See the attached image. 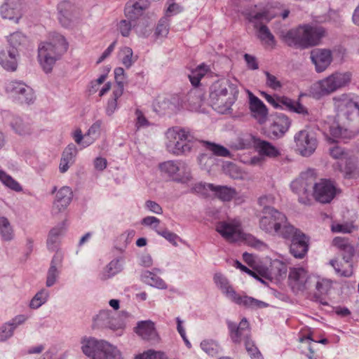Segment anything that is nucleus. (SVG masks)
I'll list each match as a JSON object with an SVG mask.
<instances>
[{
	"mask_svg": "<svg viewBox=\"0 0 359 359\" xmlns=\"http://www.w3.org/2000/svg\"><path fill=\"white\" fill-rule=\"evenodd\" d=\"M226 324L229 330L230 337L233 343L240 344L242 341H244L247 351L248 348H252L255 351V353H252L253 357L255 359H263L260 351L250 339V324L245 318H243L238 325L230 320H227Z\"/></svg>",
	"mask_w": 359,
	"mask_h": 359,
	"instance_id": "1a4fd4ad",
	"label": "nucleus"
},
{
	"mask_svg": "<svg viewBox=\"0 0 359 359\" xmlns=\"http://www.w3.org/2000/svg\"><path fill=\"white\" fill-rule=\"evenodd\" d=\"M125 325L124 322L116 318V313L110 310H102L93 318V328L118 330Z\"/></svg>",
	"mask_w": 359,
	"mask_h": 359,
	"instance_id": "4468645a",
	"label": "nucleus"
},
{
	"mask_svg": "<svg viewBox=\"0 0 359 359\" xmlns=\"http://www.w3.org/2000/svg\"><path fill=\"white\" fill-rule=\"evenodd\" d=\"M72 197L73 193L69 187H62L56 194L53 205L52 213L57 215L64 211L70 204Z\"/></svg>",
	"mask_w": 359,
	"mask_h": 359,
	"instance_id": "5701e85b",
	"label": "nucleus"
},
{
	"mask_svg": "<svg viewBox=\"0 0 359 359\" xmlns=\"http://www.w3.org/2000/svg\"><path fill=\"white\" fill-rule=\"evenodd\" d=\"M18 50L9 49L0 51V65L6 71L14 72L17 69Z\"/></svg>",
	"mask_w": 359,
	"mask_h": 359,
	"instance_id": "c85d7f7f",
	"label": "nucleus"
},
{
	"mask_svg": "<svg viewBox=\"0 0 359 359\" xmlns=\"http://www.w3.org/2000/svg\"><path fill=\"white\" fill-rule=\"evenodd\" d=\"M325 35V29L320 26L300 25L288 31L283 36L289 46L306 48L316 46Z\"/></svg>",
	"mask_w": 359,
	"mask_h": 359,
	"instance_id": "39448f33",
	"label": "nucleus"
},
{
	"mask_svg": "<svg viewBox=\"0 0 359 359\" xmlns=\"http://www.w3.org/2000/svg\"><path fill=\"white\" fill-rule=\"evenodd\" d=\"M135 114L136 116L135 127L137 130L141 128L148 127L149 126V121L146 118L141 110L137 109Z\"/></svg>",
	"mask_w": 359,
	"mask_h": 359,
	"instance_id": "680f3d73",
	"label": "nucleus"
},
{
	"mask_svg": "<svg viewBox=\"0 0 359 359\" xmlns=\"http://www.w3.org/2000/svg\"><path fill=\"white\" fill-rule=\"evenodd\" d=\"M136 333L143 339L156 340L158 337L154 323L151 320H143L137 323Z\"/></svg>",
	"mask_w": 359,
	"mask_h": 359,
	"instance_id": "cd10ccee",
	"label": "nucleus"
},
{
	"mask_svg": "<svg viewBox=\"0 0 359 359\" xmlns=\"http://www.w3.org/2000/svg\"><path fill=\"white\" fill-rule=\"evenodd\" d=\"M205 99L202 89L194 88L186 96V102L190 107L191 110H198Z\"/></svg>",
	"mask_w": 359,
	"mask_h": 359,
	"instance_id": "72a5a7b5",
	"label": "nucleus"
},
{
	"mask_svg": "<svg viewBox=\"0 0 359 359\" xmlns=\"http://www.w3.org/2000/svg\"><path fill=\"white\" fill-rule=\"evenodd\" d=\"M213 280L216 285L222 291L226 297L238 305L251 309H263L269 306L268 303L252 297L247 295L241 296L237 294L230 285L227 278L220 273H215Z\"/></svg>",
	"mask_w": 359,
	"mask_h": 359,
	"instance_id": "0eeeda50",
	"label": "nucleus"
},
{
	"mask_svg": "<svg viewBox=\"0 0 359 359\" xmlns=\"http://www.w3.org/2000/svg\"><path fill=\"white\" fill-rule=\"evenodd\" d=\"M67 48L65 38L58 33L53 34L50 41L39 44L38 59L44 72H51L55 62L67 51Z\"/></svg>",
	"mask_w": 359,
	"mask_h": 359,
	"instance_id": "20e7f679",
	"label": "nucleus"
},
{
	"mask_svg": "<svg viewBox=\"0 0 359 359\" xmlns=\"http://www.w3.org/2000/svg\"><path fill=\"white\" fill-rule=\"evenodd\" d=\"M63 257L64 255L61 251H57L53 255L47 271L46 287H50L56 283L62 266Z\"/></svg>",
	"mask_w": 359,
	"mask_h": 359,
	"instance_id": "aec40b11",
	"label": "nucleus"
},
{
	"mask_svg": "<svg viewBox=\"0 0 359 359\" xmlns=\"http://www.w3.org/2000/svg\"><path fill=\"white\" fill-rule=\"evenodd\" d=\"M124 257H119L111 260L102 273V279L107 280L120 273L123 269Z\"/></svg>",
	"mask_w": 359,
	"mask_h": 359,
	"instance_id": "473e14b6",
	"label": "nucleus"
},
{
	"mask_svg": "<svg viewBox=\"0 0 359 359\" xmlns=\"http://www.w3.org/2000/svg\"><path fill=\"white\" fill-rule=\"evenodd\" d=\"M161 273V270L154 268L152 271H144L141 274V280L144 283L161 290L167 289L168 285L158 275Z\"/></svg>",
	"mask_w": 359,
	"mask_h": 359,
	"instance_id": "a878e982",
	"label": "nucleus"
},
{
	"mask_svg": "<svg viewBox=\"0 0 359 359\" xmlns=\"http://www.w3.org/2000/svg\"><path fill=\"white\" fill-rule=\"evenodd\" d=\"M330 135L334 138L347 139L351 137L346 128L341 127L338 123H333L330 127Z\"/></svg>",
	"mask_w": 359,
	"mask_h": 359,
	"instance_id": "8fccbe9b",
	"label": "nucleus"
},
{
	"mask_svg": "<svg viewBox=\"0 0 359 359\" xmlns=\"http://www.w3.org/2000/svg\"><path fill=\"white\" fill-rule=\"evenodd\" d=\"M49 295L50 293L48 290L45 288L41 289L32 299L29 303V307L32 309H39L47 302Z\"/></svg>",
	"mask_w": 359,
	"mask_h": 359,
	"instance_id": "37998d69",
	"label": "nucleus"
},
{
	"mask_svg": "<svg viewBox=\"0 0 359 359\" xmlns=\"http://www.w3.org/2000/svg\"><path fill=\"white\" fill-rule=\"evenodd\" d=\"M209 71L208 66L202 64L198 65L196 69H193L191 72V74H189V80L191 84L196 87L199 85L201 79L205 75V74Z\"/></svg>",
	"mask_w": 359,
	"mask_h": 359,
	"instance_id": "a19ab883",
	"label": "nucleus"
},
{
	"mask_svg": "<svg viewBox=\"0 0 359 359\" xmlns=\"http://www.w3.org/2000/svg\"><path fill=\"white\" fill-rule=\"evenodd\" d=\"M291 225L287 217L275 208H267L261 211L259 228L269 235L282 237L286 227Z\"/></svg>",
	"mask_w": 359,
	"mask_h": 359,
	"instance_id": "423d86ee",
	"label": "nucleus"
},
{
	"mask_svg": "<svg viewBox=\"0 0 359 359\" xmlns=\"http://www.w3.org/2000/svg\"><path fill=\"white\" fill-rule=\"evenodd\" d=\"M210 191L215 193V196L223 201H229L236 195L235 189L227 186L210 185Z\"/></svg>",
	"mask_w": 359,
	"mask_h": 359,
	"instance_id": "c9c22d12",
	"label": "nucleus"
},
{
	"mask_svg": "<svg viewBox=\"0 0 359 359\" xmlns=\"http://www.w3.org/2000/svg\"><path fill=\"white\" fill-rule=\"evenodd\" d=\"M156 233L165 238L168 241H169L174 246H177V240H180L181 238L175 233H172L167 229H156Z\"/></svg>",
	"mask_w": 359,
	"mask_h": 359,
	"instance_id": "4d7b16f0",
	"label": "nucleus"
},
{
	"mask_svg": "<svg viewBox=\"0 0 359 359\" xmlns=\"http://www.w3.org/2000/svg\"><path fill=\"white\" fill-rule=\"evenodd\" d=\"M245 16L247 20L254 24L255 28H258L262 21H269L271 20V17L269 16V13L266 11L254 13V12H248L245 13Z\"/></svg>",
	"mask_w": 359,
	"mask_h": 359,
	"instance_id": "c03bdc74",
	"label": "nucleus"
},
{
	"mask_svg": "<svg viewBox=\"0 0 359 359\" xmlns=\"http://www.w3.org/2000/svg\"><path fill=\"white\" fill-rule=\"evenodd\" d=\"M168 142L166 148L168 152L176 156H187L196 151L199 140L194 137L191 131L185 128L172 127L166 133Z\"/></svg>",
	"mask_w": 359,
	"mask_h": 359,
	"instance_id": "7ed1b4c3",
	"label": "nucleus"
},
{
	"mask_svg": "<svg viewBox=\"0 0 359 359\" xmlns=\"http://www.w3.org/2000/svg\"><path fill=\"white\" fill-rule=\"evenodd\" d=\"M0 14L4 19L18 22L22 15L20 0H5L0 6Z\"/></svg>",
	"mask_w": 359,
	"mask_h": 359,
	"instance_id": "6ab92c4d",
	"label": "nucleus"
},
{
	"mask_svg": "<svg viewBox=\"0 0 359 359\" xmlns=\"http://www.w3.org/2000/svg\"><path fill=\"white\" fill-rule=\"evenodd\" d=\"M256 29L258 30V37L262 41H265L269 45L275 43L274 36L266 25H260L259 27Z\"/></svg>",
	"mask_w": 359,
	"mask_h": 359,
	"instance_id": "864d4df0",
	"label": "nucleus"
},
{
	"mask_svg": "<svg viewBox=\"0 0 359 359\" xmlns=\"http://www.w3.org/2000/svg\"><path fill=\"white\" fill-rule=\"evenodd\" d=\"M76 154L77 148L73 143H71L68 144V146L63 151L62 158H65V160L73 163L74 158L76 157Z\"/></svg>",
	"mask_w": 359,
	"mask_h": 359,
	"instance_id": "13d9d810",
	"label": "nucleus"
},
{
	"mask_svg": "<svg viewBox=\"0 0 359 359\" xmlns=\"http://www.w3.org/2000/svg\"><path fill=\"white\" fill-rule=\"evenodd\" d=\"M294 142L295 150L304 157L311 156L318 144L316 133L308 128L296 133L294 135Z\"/></svg>",
	"mask_w": 359,
	"mask_h": 359,
	"instance_id": "f8f14e48",
	"label": "nucleus"
},
{
	"mask_svg": "<svg viewBox=\"0 0 359 359\" xmlns=\"http://www.w3.org/2000/svg\"><path fill=\"white\" fill-rule=\"evenodd\" d=\"M290 187L298 195L299 202L304 205H309L312 196L321 203H328L334 198L337 191L335 185L330 180L321 179L316 182L312 170L302 173L292 182Z\"/></svg>",
	"mask_w": 359,
	"mask_h": 359,
	"instance_id": "f257e3e1",
	"label": "nucleus"
},
{
	"mask_svg": "<svg viewBox=\"0 0 359 359\" xmlns=\"http://www.w3.org/2000/svg\"><path fill=\"white\" fill-rule=\"evenodd\" d=\"M309 276L302 267L292 268L289 273V283L294 292L304 291L307 288Z\"/></svg>",
	"mask_w": 359,
	"mask_h": 359,
	"instance_id": "a211bd4d",
	"label": "nucleus"
},
{
	"mask_svg": "<svg viewBox=\"0 0 359 359\" xmlns=\"http://www.w3.org/2000/svg\"><path fill=\"white\" fill-rule=\"evenodd\" d=\"M281 238L290 241V252L291 255L298 259L304 257L309 245V238L304 233L291 225L286 227Z\"/></svg>",
	"mask_w": 359,
	"mask_h": 359,
	"instance_id": "9d476101",
	"label": "nucleus"
},
{
	"mask_svg": "<svg viewBox=\"0 0 359 359\" xmlns=\"http://www.w3.org/2000/svg\"><path fill=\"white\" fill-rule=\"evenodd\" d=\"M129 20H122L118 24V29L123 36H128L130 34L131 27L134 26L135 19H128Z\"/></svg>",
	"mask_w": 359,
	"mask_h": 359,
	"instance_id": "052dcab7",
	"label": "nucleus"
},
{
	"mask_svg": "<svg viewBox=\"0 0 359 359\" xmlns=\"http://www.w3.org/2000/svg\"><path fill=\"white\" fill-rule=\"evenodd\" d=\"M170 29V20L168 16L161 18L156 27L155 34L158 37H165Z\"/></svg>",
	"mask_w": 359,
	"mask_h": 359,
	"instance_id": "3c124183",
	"label": "nucleus"
},
{
	"mask_svg": "<svg viewBox=\"0 0 359 359\" xmlns=\"http://www.w3.org/2000/svg\"><path fill=\"white\" fill-rule=\"evenodd\" d=\"M148 7V4L144 0H139L132 6L127 5L125 8V14L128 19H135L141 15L142 11Z\"/></svg>",
	"mask_w": 359,
	"mask_h": 359,
	"instance_id": "4c0bfd02",
	"label": "nucleus"
},
{
	"mask_svg": "<svg viewBox=\"0 0 359 359\" xmlns=\"http://www.w3.org/2000/svg\"><path fill=\"white\" fill-rule=\"evenodd\" d=\"M0 234L4 241H9L13 238V228L8 219L3 216L0 217Z\"/></svg>",
	"mask_w": 359,
	"mask_h": 359,
	"instance_id": "79ce46f5",
	"label": "nucleus"
},
{
	"mask_svg": "<svg viewBox=\"0 0 359 359\" xmlns=\"http://www.w3.org/2000/svg\"><path fill=\"white\" fill-rule=\"evenodd\" d=\"M259 138L252 135V134H245L238 138V149H245L250 147L255 149V142Z\"/></svg>",
	"mask_w": 359,
	"mask_h": 359,
	"instance_id": "49530a36",
	"label": "nucleus"
},
{
	"mask_svg": "<svg viewBox=\"0 0 359 359\" xmlns=\"http://www.w3.org/2000/svg\"><path fill=\"white\" fill-rule=\"evenodd\" d=\"M210 185H213V184L198 182L194 185L191 188V191L205 196L208 194V191H210Z\"/></svg>",
	"mask_w": 359,
	"mask_h": 359,
	"instance_id": "e2e57ef3",
	"label": "nucleus"
},
{
	"mask_svg": "<svg viewBox=\"0 0 359 359\" xmlns=\"http://www.w3.org/2000/svg\"><path fill=\"white\" fill-rule=\"evenodd\" d=\"M291 126V121L288 116L282 113H277L272 117L269 130L273 137H282L289 130Z\"/></svg>",
	"mask_w": 359,
	"mask_h": 359,
	"instance_id": "412c9836",
	"label": "nucleus"
},
{
	"mask_svg": "<svg viewBox=\"0 0 359 359\" xmlns=\"http://www.w3.org/2000/svg\"><path fill=\"white\" fill-rule=\"evenodd\" d=\"M342 172L344 177L346 179H356L359 177V168L353 161H347Z\"/></svg>",
	"mask_w": 359,
	"mask_h": 359,
	"instance_id": "de8ad7c7",
	"label": "nucleus"
},
{
	"mask_svg": "<svg viewBox=\"0 0 359 359\" xmlns=\"http://www.w3.org/2000/svg\"><path fill=\"white\" fill-rule=\"evenodd\" d=\"M235 266L238 269H240L242 271L247 273L251 276L254 277L255 279L259 280L261 283L266 284V282L262 278H260L255 271L250 270L247 266L243 265L239 261H235Z\"/></svg>",
	"mask_w": 359,
	"mask_h": 359,
	"instance_id": "338daca9",
	"label": "nucleus"
},
{
	"mask_svg": "<svg viewBox=\"0 0 359 359\" xmlns=\"http://www.w3.org/2000/svg\"><path fill=\"white\" fill-rule=\"evenodd\" d=\"M265 75L266 76V85L269 88L273 90H278L282 87L281 83L274 75L271 74L268 72H265Z\"/></svg>",
	"mask_w": 359,
	"mask_h": 359,
	"instance_id": "0e129e2a",
	"label": "nucleus"
},
{
	"mask_svg": "<svg viewBox=\"0 0 359 359\" xmlns=\"http://www.w3.org/2000/svg\"><path fill=\"white\" fill-rule=\"evenodd\" d=\"M238 81L221 79L210 87L209 102L212 107L220 114L230 111L238 98Z\"/></svg>",
	"mask_w": 359,
	"mask_h": 359,
	"instance_id": "f03ea898",
	"label": "nucleus"
},
{
	"mask_svg": "<svg viewBox=\"0 0 359 359\" xmlns=\"http://www.w3.org/2000/svg\"><path fill=\"white\" fill-rule=\"evenodd\" d=\"M28 319L25 315H18L0 327V342H4L13 337L14 330Z\"/></svg>",
	"mask_w": 359,
	"mask_h": 359,
	"instance_id": "393cba45",
	"label": "nucleus"
},
{
	"mask_svg": "<svg viewBox=\"0 0 359 359\" xmlns=\"http://www.w3.org/2000/svg\"><path fill=\"white\" fill-rule=\"evenodd\" d=\"M122 64L126 67H130L136 61V58L133 57V50L129 47H124L121 50L120 53Z\"/></svg>",
	"mask_w": 359,
	"mask_h": 359,
	"instance_id": "603ef678",
	"label": "nucleus"
},
{
	"mask_svg": "<svg viewBox=\"0 0 359 359\" xmlns=\"http://www.w3.org/2000/svg\"><path fill=\"white\" fill-rule=\"evenodd\" d=\"M278 109H285L290 111L302 114L305 120L309 122L316 120L315 116L309 111L306 107L299 102H296L285 96H278Z\"/></svg>",
	"mask_w": 359,
	"mask_h": 359,
	"instance_id": "dca6fc26",
	"label": "nucleus"
},
{
	"mask_svg": "<svg viewBox=\"0 0 359 359\" xmlns=\"http://www.w3.org/2000/svg\"><path fill=\"white\" fill-rule=\"evenodd\" d=\"M216 231L228 242L234 243L243 238V232L239 222L231 221L219 222Z\"/></svg>",
	"mask_w": 359,
	"mask_h": 359,
	"instance_id": "2eb2a0df",
	"label": "nucleus"
},
{
	"mask_svg": "<svg viewBox=\"0 0 359 359\" xmlns=\"http://www.w3.org/2000/svg\"><path fill=\"white\" fill-rule=\"evenodd\" d=\"M201 347L207 354L211 356L216 355L218 353L219 346L213 341L204 340L201 343Z\"/></svg>",
	"mask_w": 359,
	"mask_h": 359,
	"instance_id": "5fc2aeb1",
	"label": "nucleus"
},
{
	"mask_svg": "<svg viewBox=\"0 0 359 359\" xmlns=\"http://www.w3.org/2000/svg\"><path fill=\"white\" fill-rule=\"evenodd\" d=\"M135 359H167V357L162 352L149 350L142 354L137 355Z\"/></svg>",
	"mask_w": 359,
	"mask_h": 359,
	"instance_id": "bf43d9fd",
	"label": "nucleus"
},
{
	"mask_svg": "<svg viewBox=\"0 0 359 359\" xmlns=\"http://www.w3.org/2000/svg\"><path fill=\"white\" fill-rule=\"evenodd\" d=\"M255 150L261 155L269 158H276L280 155L279 149L271 142L261 140H256Z\"/></svg>",
	"mask_w": 359,
	"mask_h": 359,
	"instance_id": "2f4dec72",
	"label": "nucleus"
},
{
	"mask_svg": "<svg viewBox=\"0 0 359 359\" xmlns=\"http://www.w3.org/2000/svg\"><path fill=\"white\" fill-rule=\"evenodd\" d=\"M94 359H123L121 353L114 346L104 340L99 346Z\"/></svg>",
	"mask_w": 359,
	"mask_h": 359,
	"instance_id": "bb28decb",
	"label": "nucleus"
},
{
	"mask_svg": "<svg viewBox=\"0 0 359 359\" xmlns=\"http://www.w3.org/2000/svg\"><path fill=\"white\" fill-rule=\"evenodd\" d=\"M6 91L14 100L21 104H29L35 100L33 89L21 81H9L6 84Z\"/></svg>",
	"mask_w": 359,
	"mask_h": 359,
	"instance_id": "ddd939ff",
	"label": "nucleus"
},
{
	"mask_svg": "<svg viewBox=\"0 0 359 359\" xmlns=\"http://www.w3.org/2000/svg\"><path fill=\"white\" fill-rule=\"evenodd\" d=\"M351 77L352 74L349 72H334L314 83L311 88L312 93L317 98L330 95L346 86L351 82Z\"/></svg>",
	"mask_w": 359,
	"mask_h": 359,
	"instance_id": "6e6552de",
	"label": "nucleus"
},
{
	"mask_svg": "<svg viewBox=\"0 0 359 359\" xmlns=\"http://www.w3.org/2000/svg\"><path fill=\"white\" fill-rule=\"evenodd\" d=\"M353 226L348 224H337L332 226V231L336 233H351L352 231Z\"/></svg>",
	"mask_w": 359,
	"mask_h": 359,
	"instance_id": "774afa93",
	"label": "nucleus"
},
{
	"mask_svg": "<svg viewBox=\"0 0 359 359\" xmlns=\"http://www.w3.org/2000/svg\"><path fill=\"white\" fill-rule=\"evenodd\" d=\"M10 126L13 130L20 135H25L31 133V125L27 121H25L21 117L13 116L10 122Z\"/></svg>",
	"mask_w": 359,
	"mask_h": 359,
	"instance_id": "e433bc0d",
	"label": "nucleus"
},
{
	"mask_svg": "<svg viewBox=\"0 0 359 359\" xmlns=\"http://www.w3.org/2000/svg\"><path fill=\"white\" fill-rule=\"evenodd\" d=\"M311 60L317 72H324L332 61V52L327 49H315L311 53Z\"/></svg>",
	"mask_w": 359,
	"mask_h": 359,
	"instance_id": "4be33fe9",
	"label": "nucleus"
},
{
	"mask_svg": "<svg viewBox=\"0 0 359 359\" xmlns=\"http://www.w3.org/2000/svg\"><path fill=\"white\" fill-rule=\"evenodd\" d=\"M336 106L341 111L346 110L344 114L347 116V113L356 112L359 115V102L347 98V95H342L339 98L335 99Z\"/></svg>",
	"mask_w": 359,
	"mask_h": 359,
	"instance_id": "f704fd0d",
	"label": "nucleus"
},
{
	"mask_svg": "<svg viewBox=\"0 0 359 359\" xmlns=\"http://www.w3.org/2000/svg\"><path fill=\"white\" fill-rule=\"evenodd\" d=\"M332 282L330 279L321 278L319 279L316 285L317 291L320 294H327L332 287Z\"/></svg>",
	"mask_w": 359,
	"mask_h": 359,
	"instance_id": "6e6d98bb",
	"label": "nucleus"
},
{
	"mask_svg": "<svg viewBox=\"0 0 359 359\" xmlns=\"http://www.w3.org/2000/svg\"><path fill=\"white\" fill-rule=\"evenodd\" d=\"M104 340H97L92 337H83L81 339V349L84 355L94 359V354Z\"/></svg>",
	"mask_w": 359,
	"mask_h": 359,
	"instance_id": "7c9ffc66",
	"label": "nucleus"
},
{
	"mask_svg": "<svg viewBox=\"0 0 359 359\" xmlns=\"http://www.w3.org/2000/svg\"><path fill=\"white\" fill-rule=\"evenodd\" d=\"M57 11L60 23L65 27H69L76 13V7L69 1H63L58 4Z\"/></svg>",
	"mask_w": 359,
	"mask_h": 359,
	"instance_id": "b1692460",
	"label": "nucleus"
},
{
	"mask_svg": "<svg viewBox=\"0 0 359 359\" xmlns=\"http://www.w3.org/2000/svg\"><path fill=\"white\" fill-rule=\"evenodd\" d=\"M102 123L101 120H97L90 127L88 132L85 134L83 147L89 146L99 137Z\"/></svg>",
	"mask_w": 359,
	"mask_h": 359,
	"instance_id": "ea45409f",
	"label": "nucleus"
},
{
	"mask_svg": "<svg viewBox=\"0 0 359 359\" xmlns=\"http://www.w3.org/2000/svg\"><path fill=\"white\" fill-rule=\"evenodd\" d=\"M206 148L211 151L215 156L222 157H229L231 155L230 151L222 145L217 144L210 142H203Z\"/></svg>",
	"mask_w": 359,
	"mask_h": 359,
	"instance_id": "09e8293b",
	"label": "nucleus"
},
{
	"mask_svg": "<svg viewBox=\"0 0 359 359\" xmlns=\"http://www.w3.org/2000/svg\"><path fill=\"white\" fill-rule=\"evenodd\" d=\"M273 202L274 197L272 195L261 196L258 200L259 205L263 208L262 210H265L267 208H274L271 206Z\"/></svg>",
	"mask_w": 359,
	"mask_h": 359,
	"instance_id": "69168bd1",
	"label": "nucleus"
},
{
	"mask_svg": "<svg viewBox=\"0 0 359 359\" xmlns=\"http://www.w3.org/2000/svg\"><path fill=\"white\" fill-rule=\"evenodd\" d=\"M11 49L18 50L21 48H24L28 43L27 36L20 32H16L11 34L8 38Z\"/></svg>",
	"mask_w": 359,
	"mask_h": 359,
	"instance_id": "58836bf2",
	"label": "nucleus"
},
{
	"mask_svg": "<svg viewBox=\"0 0 359 359\" xmlns=\"http://www.w3.org/2000/svg\"><path fill=\"white\" fill-rule=\"evenodd\" d=\"M0 180L5 186L15 191L20 192L22 190L21 185L2 170H0Z\"/></svg>",
	"mask_w": 359,
	"mask_h": 359,
	"instance_id": "a18cd8bd",
	"label": "nucleus"
},
{
	"mask_svg": "<svg viewBox=\"0 0 359 359\" xmlns=\"http://www.w3.org/2000/svg\"><path fill=\"white\" fill-rule=\"evenodd\" d=\"M332 244L340 250L343 259L348 264V266L347 269L341 270L338 262L333 259L330 260V264L334 269L336 273L340 276L351 277L353 274V269L350 262L355 254L353 246L349 243L348 239L341 237H336L334 238Z\"/></svg>",
	"mask_w": 359,
	"mask_h": 359,
	"instance_id": "9b49d317",
	"label": "nucleus"
},
{
	"mask_svg": "<svg viewBox=\"0 0 359 359\" xmlns=\"http://www.w3.org/2000/svg\"><path fill=\"white\" fill-rule=\"evenodd\" d=\"M162 172L167 173L169 176H173L177 173L182 174L186 180L191 178V171L188 164L183 161H168L159 165Z\"/></svg>",
	"mask_w": 359,
	"mask_h": 359,
	"instance_id": "f3484780",
	"label": "nucleus"
},
{
	"mask_svg": "<svg viewBox=\"0 0 359 359\" xmlns=\"http://www.w3.org/2000/svg\"><path fill=\"white\" fill-rule=\"evenodd\" d=\"M250 109L254 116L259 121H264L268 114V109L263 102L252 93L249 94Z\"/></svg>",
	"mask_w": 359,
	"mask_h": 359,
	"instance_id": "c756f323",
	"label": "nucleus"
}]
</instances>
